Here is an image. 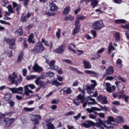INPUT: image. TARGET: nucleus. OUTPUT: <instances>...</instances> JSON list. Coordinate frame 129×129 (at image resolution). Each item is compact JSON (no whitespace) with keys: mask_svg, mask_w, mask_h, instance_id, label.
Here are the masks:
<instances>
[{"mask_svg":"<svg viewBox=\"0 0 129 129\" xmlns=\"http://www.w3.org/2000/svg\"><path fill=\"white\" fill-rule=\"evenodd\" d=\"M4 118V119L1 121L0 124L7 127H11L15 121V118H13L6 117Z\"/></svg>","mask_w":129,"mask_h":129,"instance_id":"7ed1b4c3","label":"nucleus"},{"mask_svg":"<svg viewBox=\"0 0 129 129\" xmlns=\"http://www.w3.org/2000/svg\"><path fill=\"white\" fill-rule=\"evenodd\" d=\"M46 77H49L50 78H52L54 76V73L52 72H48V73H46Z\"/></svg>","mask_w":129,"mask_h":129,"instance_id":"09e8293b","label":"nucleus"},{"mask_svg":"<svg viewBox=\"0 0 129 129\" xmlns=\"http://www.w3.org/2000/svg\"><path fill=\"white\" fill-rule=\"evenodd\" d=\"M126 21L125 19H116L114 21V23L116 24H125Z\"/></svg>","mask_w":129,"mask_h":129,"instance_id":"393cba45","label":"nucleus"},{"mask_svg":"<svg viewBox=\"0 0 129 129\" xmlns=\"http://www.w3.org/2000/svg\"><path fill=\"white\" fill-rule=\"evenodd\" d=\"M66 48V43H62L61 45H59L57 48L54 49L53 52H55L57 54H62L64 52V50Z\"/></svg>","mask_w":129,"mask_h":129,"instance_id":"6e6552de","label":"nucleus"},{"mask_svg":"<svg viewBox=\"0 0 129 129\" xmlns=\"http://www.w3.org/2000/svg\"><path fill=\"white\" fill-rule=\"evenodd\" d=\"M75 19V17L72 16V15H67V16H65L63 18V20L65 21H69L71 22H72L74 21Z\"/></svg>","mask_w":129,"mask_h":129,"instance_id":"5701e85b","label":"nucleus"},{"mask_svg":"<svg viewBox=\"0 0 129 129\" xmlns=\"http://www.w3.org/2000/svg\"><path fill=\"white\" fill-rule=\"evenodd\" d=\"M121 28L129 30V24H125V25H121Z\"/></svg>","mask_w":129,"mask_h":129,"instance_id":"5fc2aeb1","label":"nucleus"},{"mask_svg":"<svg viewBox=\"0 0 129 129\" xmlns=\"http://www.w3.org/2000/svg\"><path fill=\"white\" fill-rule=\"evenodd\" d=\"M81 116V114L79 113L77 116H74L75 120H77Z\"/></svg>","mask_w":129,"mask_h":129,"instance_id":"0e129e2a","label":"nucleus"},{"mask_svg":"<svg viewBox=\"0 0 129 129\" xmlns=\"http://www.w3.org/2000/svg\"><path fill=\"white\" fill-rule=\"evenodd\" d=\"M123 99H124V101L125 103H128V100H129V96H126V95L124 96Z\"/></svg>","mask_w":129,"mask_h":129,"instance_id":"13d9d810","label":"nucleus"},{"mask_svg":"<svg viewBox=\"0 0 129 129\" xmlns=\"http://www.w3.org/2000/svg\"><path fill=\"white\" fill-rule=\"evenodd\" d=\"M112 105H120V102L118 101H113L112 102Z\"/></svg>","mask_w":129,"mask_h":129,"instance_id":"338daca9","label":"nucleus"},{"mask_svg":"<svg viewBox=\"0 0 129 129\" xmlns=\"http://www.w3.org/2000/svg\"><path fill=\"white\" fill-rule=\"evenodd\" d=\"M31 14L29 13L26 14V13H23L21 15V21L22 23H26L27 21H28V19H30V17H31Z\"/></svg>","mask_w":129,"mask_h":129,"instance_id":"9d476101","label":"nucleus"},{"mask_svg":"<svg viewBox=\"0 0 129 129\" xmlns=\"http://www.w3.org/2000/svg\"><path fill=\"white\" fill-rule=\"evenodd\" d=\"M72 90H71V88H69V87L67 88V90H64L63 91V93L64 94L69 95L72 94Z\"/></svg>","mask_w":129,"mask_h":129,"instance_id":"bb28decb","label":"nucleus"},{"mask_svg":"<svg viewBox=\"0 0 129 129\" xmlns=\"http://www.w3.org/2000/svg\"><path fill=\"white\" fill-rule=\"evenodd\" d=\"M34 110V108H28V107H24L23 108V110L26 112H32Z\"/></svg>","mask_w":129,"mask_h":129,"instance_id":"c03bdc74","label":"nucleus"},{"mask_svg":"<svg viewBox=\"0 0 129 129\" xmlns=\"http://www.w3.org/2000/svg\"><path fill=\"white\" fill-rule=\"evenodd\" d=\"M23 45L25 48H28V43H27V40H24Z\"/></svg>","mask_w":129,"mask_h":129,"instance_id":"e2e57ef3","label":"nucleus"},{"mask_svg":"<svg viewBox=\"0 0 129 129\" xmlns=\"http://www.w3.org/2000/svg\"><path fill=\"white\" fill-rule=\"evenodd\" d=\"M75 27L74 28L72 32V35L73 36L78 34L80 32L81 24H79V21H75Z\"/></svg>","mask_w":129,"mask_h":129,"instance_id":"1a4fd4ad","label":"nucleus"},{"mask_svg":"<svg viewBox=\"0 0 129 129\" xmlns=\"http://www.w3.org/2000/svg\"><path fill=\"white\" fill-rule=\"evenodd\" d=\"M56 38L59 40L60 37V30L59 28H58L57 31L56 32Z\"/></svg>","mask_w":129,"mask_h":129,"instance_id":"49530a36","label":"nucleus"},{"mask_svg":"<svg viewBox=\"0 0 129 129\" xmlns=\"http://www.w3.org/2000/svg\"><path fill=\"white\" fill-rule=\"evenodd\" d=\"M63 62H66L68 64H71L72 61L70 59H63Z\"/></svg>","mask_w":129,"mask_h":129,"instance_id":"69168bd1","label":"nucleus"},{"mask_svg":"<svg viewBox=\"0 0 129 129\" xmlns=\"http://www.w3.org/2000/svg\"><path fill=\"white\" fill-rule=\"evenodd\" d=\"M116 64L118 68H121L122 66L121 59L120 58H118L117 59Z\"/></svg>","mask_w":129,"mask_h":129,"instance_id":"7c9ffc66","label":"nucleus"},{"mask_svg":"<svg viewBox=\"0 0 129 129\" xmlns=\"http://www.w3.org/2000/svg\"><path fill=\"white\" fill-rule=\"evenodd\" d=\"M8 11L10 13V14H14L15 13V11H14V9H13V7L11 5H9L8 7Z\"/></svg>","mask_w":129,"mask_h":129,"instance_id":"2f4dec72","label":"nucleus"},{"mask_svg":"<svg viewBox=\"0 0 129 129\" xmlns=\"http://www.w3.org/2000/svg\"><path fill=\"white\" fill-rule=\"evenodd\" d=\"M114 49H115V47L113 46L112 44H109L108 46V54H109L111 53V50H114Z\"/></svg>","mask_w":129,"mask_h":129,"instance_id":"79ce46f5","label":"nucleus"},{"mask_svg":"<svg viewBox=\"0 0 129 129\" xmlns=\"http://www.w3.org/2000/svg\"><path fill=\"white\" fill-rule=\"evenodd\" d=\"M42 43L47 46L49 47L50 48H52L53 47L52 41H49V44H48V41L46 40L45 38H42L41 41H38L35 44L34 48L31 49V51L33 52L34 54H38L39 53H42L44 51V46H43Z\"/></svg>","mask_w":129,"mask_h":129,"instance_id":"f257e3e1","label":"nucleus"},{"mask_svg":"<svg viewBox=\"0 0 129 129\" xmlns=\"http://www.w3.org/2000/svg\"><path fill=\"white\" fill-rule=\"evenodd\" d=\"M15 33L18 36H22L24 34V30H23V26H20L18 29L16 30Z\"/></svg>","mask_w":129,"mask_h":129,"instance_id":"f3484780","label":"nucleus"},{"mask_svg":"<svg viewBox=\"0 0 129 129\" xmlns=\"http://www.w3.org/2000/svg\"><path fill=\"white\" fill-rule=\"evenodd\" d=\"M45 15L46 16H48L49 17H54L55 16L56 14L55 13V12H52L51 13V12H49L48 11H47L45 12Z\"/></svg>","mask_w":129,"mask_h":129,"instance_id":"e433bc0d","label":"nucleus"},{"mask_svg":"<svg viewBox=\"0 0 129 129\" xmlns=\"http://www.w3.org/2000/svg\"><path fill=\"white\" fill-rule=\"evenodd\" d=\"M73 103L76 105V106H79L80 104V102L78 100V99H75L73 101Z\"/></svg>","mask_w":129,"mask_h":129,"instance_id":"4d7b16f0","label":"nucleus"},{"mask_svg":"<svg viewBox=\"0 0 129 129\" xmlns=\"http://www.w3.org/2000/svg\"><path fill=\"white\" fill-rule=\"evenodd\" d=\"M46 77H47L46 76V73H44L43 75H41V77H39L37 79H39L40 81L41 79H45Z\"/></svg>","mask_w":129,"mask_h":129,"instance_id":"8fccbe9b","label":"nucleus"},{"mask_svg":"<svg viewBox=\"0 0 129 129\" xmlns=\"http://www.w3.org/2000/svg\"><path fill=\"white\" fill-rule=\"evenodd\" d=\"M115 40L117 42L120 41V36L119 32H116L115 34Z\"/></svg>","mask_w":129,"mask_h":129,"instance_id":"58836bf2","label":"nucleus"},{"mask_svg":"<svg viewBox=\"0 0 129 129\" xmlns=\"http://www.w3.org/2000/svg\"><path fill=\"white\" fill-rule=\"evenodd\" d=\"M106 91L109 93L112 92V88L111 87V84L109 83H106Z\"/></svg>","mask_w":129,"mask_h":129,"instance_id":"c85d7f7f","label":"nucleus"},{"mask_svg":"<svg viewBox=\"0 0 129 129\" xmlns=\"http://www.w3.org/2000/svg\"><path fill=\"white\" fill-rule=\"evenodd\" d=\"M20 2L23 1V4L24 7L26 8H28L29 6V2H30V0H19Z\"/></svg>","mask_w":129,"mask_h":129,"instance_id":"473e14b6","label":"nucleus"},{"mask_svg":"<svg viewBox=\"0 0 129 129\" xmlns=\"http://www.w3.org/2000/svg\"><path fill=\"white\" fill-rule=\"evenodd\" d=\"M7 103L10 105V107L11 108L15 106V102L12 100H10L9 101H7Z\"/></svg>","mask_w":129,"mask_h":129,"instance_id":"37998d69","label":"nucleus"},{"mask_svg":"<svg viewBox=\"0 0 129 129\" xmlns=\"http://www.w3.org/2000/svg\"><path fill=\"white\" fill-rule=\"evenodd\" d=\"M91 34L93 36L94 38H95L97 36V32L96 30H91Z\"/></svg>","mask_w":129,"mask_h":129,"instance_id":"603ef678","label":"nucleus"},{"mask_svg":"<svg viewBox=\"0 0 129 129\" xmlns=\"http://www.w3.org/2000/svg\"><path fill=\"white\" fill-rule=\"evenodd\" d=\"M12 5H13L14 9H16V8H17V7L20 6V4H18L17 3V2H13Z\"/></svg>","mask_w":129,"mask_h":129,"instance_id":"864d4df0","label":"nucleus"},{"mask_svg":"<svg viewBox=\"0 0 129 129\" xmlns=\"http://www.w3.org/2000/svg\"><path fill=\"white\" fill-rule=\"evenodd\" d=\"M35 83L37 85H39V87L41 88L42 87H44L45 85V83L41 81H40L39 78L36 79V80L35 81Z\"/></svg>","mask_w":129,"mask_h":129,"instance_id":"a211bd4d","label":"nucleus"},{"mask_svg":"<svg viewBox=\"0 0 129 129\" xmlns=\"http://www.w3.org/2000/svg\"><path fill=\"white\" fill-rule=\"evenodd\" d=\"M98 4V2L97 0H94L91 2V5L92 6L93 8H95Z\"/></svg>","mask_w":129,"mask_h":129,"instance_id":"c9c22d12","label":"nucleus"},{"mask_svg":"<svg viewBox=\"0 0 129 129\" xmlns=\"http://www.w3.org/2000/svg\"><path fill=\"white\" fill-rule=\"evenodd\" d=\"M69 68L70 70L77 72L78 74L83 75V73L82 72L79 71L77 69L74 68V67H70Z\"/></svg>","mask_w":129,"mask_h":129,"instance_id":"72a5a7b5","label":"nucleus"},{"mask_svg":"<svg viewBox=\"0 0 129 129\" xmlns=\"http://www.w3.org/2000/svg\"><path fill=\"white\" fill-rule=\"evenodd\" d=\"M24 57V52L23 51L22 52H20L18 57V61L20 62L22 61V59H23V57Z\"/></svg>","mask_w":129,"mask_h":129,"instance_id":"a19ab883","label":"nucleus"},{"mask_svg":"<svg viewBox=\"0 0 129 129\" xmlns=\"http://www.w3.org/2000/svg\"><path fill=\"white\" fill-rule=\"evenodd\" d=\"M104 27L103 21L101 20H97L92 24V28L94 30H100Z\"/></svg>","mask_w":129,"mask_h":129,"instance_id":"0eeeda50","label":"nucleus"},{"mask_svg":"<svg viewBox=\"0 0 129 129\" xmlns=\"http://www.w3.org/2000/svg\"><path fill=\"white\" fill-rule=\"evenodd\" d=\"M111 122H115V119H114L113 117L108 116V120L106 121V123H107V124H110V125L107 127L105 124L106 127H105L106 129H113L115 126H117V124L113 123L111 124Z\"/></svg>","mask_w":129,"mask_h":129,"instance_id":"423d86ee","label":"nucleus"},{"mask_svg":"<svg viewBox=\"0 0 129 129\" xmlns=\"http://www.w3.org/2000/svg\"><path fill=\"white\" fill-rule=\"evenodd\" d=\"M86 18L85 16H84V15H77V20H76L75 22H77V21H78V22H79V24H80V20H84Z\"/></svg>","mask_w":129,"mask_h":129,"instance_id":"cd10ccee","label":"nucleus"},{"mask_svg":"<svg viewBox=\"0 0 129 129\" xmlns=\"http://www.w3.org/2000/svg\"><path fill=\"white\" fill-rule=\"evenodd\" d=\"M33 116V118L31 120V121L34 122V124L35 125L39 124V120L41 119V115L35 114Z\"/></svg>","mask_w":129,"mask_h":129,"instance_id":"9b49d317","label":"nucleus"},{"mask_svg":"<svg viewBox=\"0 0 129 129\" xmlns=\"http://www.w3.org/2000/svg\"><path fill=\"white\" fill-rule=\"evenodd\" d=\"M51 84L52 86L55 85L56 87H58L61 86L62 83H59L57 80H54L51 83Z\"/></svg>","mask_w":129,"mask_h":129,"instance_id":"c756f323","label":"nucleus"},{"mask_svg":"<svg viewBox=\"0 0 129 129\" xmlns=\"http://www.w3.org/2000/svg\"><path fill=\"white\" fill-rule=\"evenodd\" d=\"M14 114V112L13 111H11L10 112H6L5 114H2L3 118H6V116L7 115V116H9V115H10L11 116H12V115Z\"/></svg>","mask_w":129,"mask_h":129,"instance_id":"ea45409f","label":"nucleus"},{"mask_svg":"<svg viewBox=\"0 0 129 129\" xmlns=\"http://www.w3.org/2000/svg\"><path fill=\"white\" fill-rule=\"evenodd\" d=\"M33 70L37 73H41L43 71L42 67H39L38 64H35L32 68Z\"/></svg>","mask_w":129,"mask_h":129,"instance_id":"4468645a","label":"nucleus"},{"mask_svg":"<svg viewBox=\"0 0 129 129\" xmlns=\"http://www.w3.org/2000/svg\"><path fill=\"white\" fill-rule=\"evenodd\" d=\"M46 124L47 129H55V127L54 126L53 124L50 122H49V120L47 119L46 120Z\"/></svg>","mask_w":129,"mask_h":129,"instance_id":"4be33fe9","label":"nucleus"},{"mask_svg":"<svg viewBox=\"0 0 129 129\" xmlns=\"http://www.w3.org/2000/svg\"><path fill=\"white\" fill-rule=\"evenodd\" d=\"M84 68L85 69H90L92 67V65L90 62L84 59L83 60Z\"/></svg>","mask_w":129,"mask_h":129,"instance_id":"2eb2a0df","label":"nucleus"},{"mask_svg":"<svg viewBox=\"0 0 129 129\" xmlns=\"http://www.w3.org/2000/svg\"><path fill=\"white\" fill-rule=\"evenodd\" d=\"M18 78V75L17 73L14 72L13 75H10L8 77V80L9 82H11L12 85L15 84L16 86L19 85V81H16V79Z\"/></svg>","mask_w":129,"mask_h":129,"instance_id":"20e7f679","label":"nucleus"},{"mask_svg":"<svg viewBox=\"0 0 129 129\" xmlns=\"http://www.w3.org/2000/svg\"><path fill=\"white\" fill-rule=\"evenodd\" d=\"M97 99L99 102H101L102 104H106L108 103V101L107 100L106 97L99 96L97 97Z\"/></svg>","mask_w":129,"mask_h":129,"instance_id":"ddd939ff","label":"nucleus"},{"mask_svg":"<svg viewBox=\"0 0 129 129\" xmlns=\"http://www.w3.org/2000/svg\"><path fill=\"white\" fill-rule=\"evenodd\" d=\"M96 120L97 121L96 123H95L91 120H87L86 123H83L81 124V126L86 128H89L91 126H96L97 128H101L102 129H103V126L104 127H106L105 126V124L100 118L96 119Z\"/></svg>","mask_w":129,"mask_h":129,"instance_id":"f03ea898","label":"nucleus"},{"mask_svg":"<svg viewBox=\"0 0 129 129\" xmlns=\"http://www.w3.org/2000/svg\"><path fill=\"white\" fill-rule=\"evenodd\" d=\"M17 93L21 94L23 92V88L22 87L16 88Z\"/></svg>","mask_w":129,"mask_h":129,"instance_id":"3c124183","label":"nucleus"},{"mask_svg":"<svg viewBox=\"0 0 129 129\" xmlns=\"http://www.w3.org/2000/svg\"><path fill=\"white\" fill-rule=\"evenodd\" d=\"M34 38V35L33 34V33H31V34H30L28 41H31V40H33Z\"/></svg>","mask_w":129,"mask_h":129,"instance_id":"bf43d9fd","label":"nucleus"},{"mask_svg":"<svg viewBox=\"0 0 129 129\" xmlns=\"http://www.w3.org/2000/svg\"><path fill=\"white\" fill-rule=\"evenodd\" d=\"M12 92V94H17V88H12L9 89Z\"/></svg>","mask_w":129,"mask_h":129,"instance_id":"6e6d98bb","label":"nucleus"},{"mask_svg":"<svg viewBox=\"0 0 129 129\" xmlns=\"http://www.w3.org/2000/svg\"><path fill=\"white\" fill-rule=\"evenodd\" d=\"M114 71L112 66H110L106 70V74L107 75L109 76L113 74Z\"/></svg>","mask_w":129,"mask_h":129,"instance_id":"dca6fc26","label":"nucleus"},{"mask_svg":"<svg viewBox=\"0 0 129 129\" xmlns=\"http://www.w3.org/2000/svg\"><path fill=\"white\" fill-rule=\"evenodd\" d=\"M85 99L87 101H88L89 100L92 101V102H88V105H93L97 103L95 101V100L94 99H92L91 96L87 97Z\"/></svg>","mask_w":129,"mask_h":129,"instance_id":"412c9836","label":"nucleus"},{"mask_svg":"<svg viewBox=\"0 0 129 129\" xmlns=\"http://www.w3.org/2000/svg\"><path fill=\"white\" fill-rule=\"evenodd\" d=\"M115 121L117 123H121L123 122L124 120L122 117L118 116L115 119Z\"/></svg>","mask_w":129,"mask_h":129,"instance_id":"b1692460","label":"nucleus"},{"mask_svg":"<svg viewBox=\"0 0 129 129\" xmlns=\"http://www.w3.org/2000/svg\"><path fill=\"white\" fill-rule=\"evenodd\" d=\"M117 79L119 81H120L123 83H125L126 82V79L125 78H122L120 76H119L117 77Z\"/></svg>","mask_w":129,"mask_h":129,"instance_id":"de8ad7c7","label":"nucleus"},{"mask_svg":"<svg viewBox=\"0 0 129 129\" xmlns=\"http://www.w3.org/2000/svg\"><path fill=\"white\" fill-rule=\"evenodd\" d=\"M49 11L51 12L57 11L58 10V7L53 2L50 3L49 4Z\"/></svg>","mask_w":129,"mask_h":129,"instance_id":"f8f14e48","label":"nucleus"},{"mask_svg":"<svg viewBox=\"0 0 129 129\" xmlns=\"http://www.w3.org/2000/svg\"><path fill=\"white\" fill-rule=\"evenodd\" d=\"M85 73L88 74V75H97V73L93 72V71H89V70H86L85 71Z\"/></svg>","mask_w":129,"mask_h":129,"instance_id":"4c0bfd02","label":"nucleus"},{"mask_svg":"<svg viewBox=\"0 0 129 129\" xmlns=\"http://www.w3.org/2000/svg\"><path fill=\"white\" fill-rule=\"evenodd\" d=\"M11 99H12V94L9 93H6L4 97H3V99L6 102H8L11 100Z\"/></svg>","mask_w":129,"mask_h":129,"instance_id":"6ab92c4d","label":"nucleus"},{"mask_svg":"<svg viewBox=\"0 0 129 129\" xmlns=\"http://www.w3.org/2000/svg\"><path fill=\"white\" fill-rule=\"evenodd\" d=\"M74 114V112L73 111H70L65 114V116H71Z\"/></svg>","mask_w":129,"mask_h":129,"instance_id":"052dcab7","label":"nucleus"},{"mask_svg":"<svg viewBox=\"0 0 129 129\" xmlns=\"http://www.w3.org/2000/svg\"><path fill=\"white\" fill-rule=\"evenodd\" d=\"M37 78V76L35 75H28L26 77V80L30 81L31 80L35 79Z\"/></svg>","mask_w":129,"mask_h":129,"instance_id":"f704fd0d","label":"nucleus"},{"mask_svg":"<svg viewBox=\"0 0 129 129\" xmlns=\"http://www.w3.org/2000/svg\"><path fill=\"white\" fill-rule=\"evenodd\" d=\"M4 41L9 45L10 49L13 50L16 49V47H14L16 44V38H7V37H5Z\"/></svg>","mask_w":129,"mask_h":129,"instance_id":"39448f33","label":"nucleus"},{"mask_svg":"<svg viewBox=\"0 0 129 129\" xmlns=\"http://www.w3.org/2000/svg\"><path fill=\"white\" fill-rule=\"evenodd\" d=\"M77 98V99L80 100L81 103H84L85 101V95H82L81 94H79Z\"/></svg>","mask_w":129,"mask_h":129,"instance_id":"a878e982","label":"nucleus"},{"mask_svg":"<svg viewBox=\"0 0 129 129\" xmlns=\"http://www.w3.org/2000/svg\"><path fill=\"white\" fill-rule=\"evenodd\" d=\"M91 82L93 83V84H91L90 85V87H91V89L93 90L97 86V83L95 80H92Z\"/></svg>","mask_w":129,"mask_h":129,"instance_id":"a18cd8bd","label":"nucleus"},{"mask_svg":"<svg viewBox=\"0 0 129 129\" xmlns=\"http://www.w3.org/2000/svg\"><path fill=\"white\" fill-rule=\"evenodd\" d=\"M89 117L93 119H95L96 118V116L91 113L89 114Z\"/></svg>","mask_w":129,"mask_h":129,"instance_id":"774afa93","label":"nucleus"},{"mask_svg":"<svg viewBox=\"0 0 129 129\" xmlns=\"http://www.w3.org/2000/svg\"><path fill=\"white\" fill-rule=\"evenodd\" d=\"M70 11H71V8L70 7V6H68L66 7L64 10H63V11H62V14L64 16H66L69 14Z\"/></svg>","mask_w":129,"mask_h":129,"instance_id":"aec40b11","label":"nucleus"},{"mask_svg":"<svg viewBox=\"0 0 129 129\" xmlns=\"http://www.w3.org/2000/svg\"><path fill=\"white\" fill-rule=\"evenodd\" d=\"M92 112H93L94 111H100L101 109L98 108H97V107H92Z\"/></svg>","mask_w":129,"mask_h":129,"instance_id":"680f3d73","label":"nucleus"}]
</instances>
